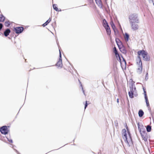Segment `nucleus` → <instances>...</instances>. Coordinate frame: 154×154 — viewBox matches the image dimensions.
Instances as JSON below:
<instances>
[{
	"mask_svg": "<svg viewBox=\"0 0 154 154\" xmlns=\"http://www.w3.org/2000/svg\"><path fill=\"white\" fill-rule=\"evenodd\" d=\"M88 104L87 103V101H86V103H85V109L86 108V107L88 106Z\"/></svg>",
	"mask_w": 154,
	"mask_h": 154,
	"instance_id": "obj_29",
	"label": "nucleus"
},
{
	"mask_svg": "<svg viewBox=\"0 0 154 154\" xmlns=\"http://www.w3.org/2000/svg\"><path fill=\"white\" fill-rule=\"evenodd\" d=\"M118 53H118V52H117V53H116L115 54V55H116V54H118Z\"/></svg>",
	"mask_w": 154,
	"mask_h": 154,
	"instance_id": "obj_33",
	"label": "nucleus"
},
{
	"mask_svg": "<svg viewBox=\"0 0 154 154\" xmlns=\"http://www.w3.org/2000/svg\"><path fill=\"white\" fill-rule=\"evenodd\" d=\"M113 52L115 54L118 52L116 47H114L113 48Z\"/></svg>",
	"mask_w": 154,
	"mask_h": 154,
	"instance_id": "obj_26",
	"label": "nucleus"
},
{
	"mask_svg": "<svg viewBox=\"0 0 154 154\" xmlns=\"http://www.w3.org/2000/svg\"><path fill=\"white\" fill-rule=\"evenodd\" d=\"M0 131L2 134H7L8 131L7 127L6 126H4L1 127L0 128Z\"/></svg>",
	"mask_w": 154,
	"mask_h": 154,
	"instance_id": "obj_8",
	"label": "nucleus"
},
{
	"mask_svg": "<svg viewBox=\"0 0 154 154\" xmlns=\"http://www.w3.org/2000/svg\"><path fill=\"white\" fill-rule=\"evenodd\" d=\"M129 38V35L127 33H125L124 35V38L126 42H127L128 41Z\"/></svg>",
	"mask_w": 154,
	"mask_h": 154,
	"instance_id": "obj_18",
	"label": "nucleus"
},
{
	"mask_svg": "<svg viewBox=\"0 0 154 154\" xmlns=\"http://www.w3.org/2000/svg\"><path fill=\"white\" fill-rule=\"evenodd\" d=\"M129 18L131 23H138V20L137 19V16L136 14H132L129 15Z\"/></svg>",
	"mask_w": 154,
	"mask_h": 154,
	"instance_id": "obj_6",
	"label": "nucleus"
},
{
	"mask_svg": "<svg viewBox=\"0 0 154 154\" xmlns=\"http://www.w3.org/2000/svg\"><path fill=\"white\" fill-rule=\"evenodd\" d=\"M153 5H154V3H153Z\"/></svg>",
	"mask_w": 154,
	"mask_h": 154,
	"instance_id": "obj_35",
	"label": "nucleus"
},
{
	"mask_svg": "<svg viewBox=\"0 0 154 154\" xmlns=\"http://www.w3.org/2000/svg\"><path fill=\"white\" fill-rule=\"evenodd\" d=\"M51 18H49V19L44 24H43L42 25V26L43 27H45L51 21Z\"/></svg>",
	"mask_w": 154,
	"mask_h": 154,
	"instance_id": "obj_16",
	"label": "nucleus"
},
{
	"mask_svg": "<svg viewBox=\"0 0 154 154\" xmlns=\"http://www.w3.org/2000/svg\"><path fill=\"white\" fill-rule=\"evenodd\" d=\"M116 41L120 51L123 53H126V49L125 47L123 45L122 42L118 38H116Z\"/></svg>",
	"mask_w": 154,
	"mask_h": 154,
	"instance_id": "obj_5",
	"label": "nucleus"
},
{
	"mask_svg": "<svg viewBox=\"0 0 154 154\" xmlns=\"http://www.w3.org/2000/svg\"><path fill=\"white\" fill-rule=\"evenodd\" d=\"M143 90H144V95H145V98L146 97H147V95L146 93V91L145 89H144V88H143Z\"/></svg>",
	"mask_w": 154,
	"mask_h": 154,
	"instance_id": "obj_28",
	"label": "nucleus"
},
{
	"mask_svg": "<svg viewBox=\"0 0 154 154\" xmlns=\"http://www.w3.org/2000/svg\"><path fill=\"white\" fill-rule=\"evenodd\" d=\"M146 130L147 132H149L151 131V126L148 125L147 126Z\"/></svg>",
	"mask_w": 154,
	"mask_h": 154,
	"instance_id": "obj_24",
	"label": "nucleus"
},
{
	"mask_svg": "<svg viewBox=\"0 0 154 154\" xmlns=\"http://www.w3.org/2000/svg\"><path fill=\"white\" fill-rule=\"evenodd\" d=\"M138 128L143 140L145 141H147L148 139V135L145 129L143 126L140 127L139 125L138 126Z\"/></svg>",
	"mask_w": 154,
	"mask_h": 154,
	"instance_id": "obj_3",
	"label": "nucleus"
},
{
	"mask_svg": "<svg viewBox=\"0 0 154 154\" xmlns=\"http://www.w3.org/2000/svg\"><path fill=\"white\" fill-rule=\"evenodd\" d=\"M14 30L16 33H20L23 30V28L22 27H17L14 28Z\"/></svg>",
	"mask_w": 154,
	"mask_h": 154,
	"instance_id": "obj_10",
	"label": "nucleus"
},
{
	"mask_svg": "<svg viewBox=\"0 0 154 154\" xmlns=\"http://www.w3.org/2000/svg\"><path fill=\"white\" fill-rule=\"evenodd\" d=\"M136 71L138 74H140L143 71V66L141 60H138L136 62Z\"/></svg>",
	"mask_w": 154,
	"mask_h": 154,
	"instance_id": "obj_4",
	"label": "nucleus"
},
{
	"mask_svg": "<svg viewBox=\"0 0 154 154\" xmlns=\"http://www.w3.org/2000/svg\"><path fill=\"white\" fill-rule=\"evenodd\" d=\"M145 98V99L146 102V104L147 106L148 107L149 106V101H148V97H146Z\"/></svg>",
	"mask_w": 154,
	"mask_h": 154,
	"instance_id": "obj_23",
	"label": "nucleus"
},
{
	"mask_svg": "<svg viewBox=\"0 0 154 154\" xmlns=\"http://www.w3.org/2000/svg\"><path fill=\"white\" fill-rule=\"evenodd\" d=\"M11 24L10 22L9 21H6L5 23V25L6 26L8 27Z\"/></svg>",
	"mask_w": 154,
	"mask_h": 154,
	"instance_id": "obj_20",
	"label": "nucleus"
},
{
	"mask_svg": "<svg viewBox=\"0 0 154 154\" xmlns=\"http://www.w3.org/2000/svg\"><path fill=\"white\" fill-rule=\"evenodd\" d=\"M131 27L132 29L134 30H137L139 28L138 24L135 22L131 23Z\"/></svg>",
	"mask_w": 154,
	"mask_h": 154,
	"instance_id": "obj_11",
	"label": "nucleus"
},
{
	"mask_svg": "<svg viewBox=\"0 0 154 154\" xmlns=\"http://www.w3.org/2000/svg\"><path fill=\"white\" fill-rule=\"evenodd\" d=\"M148 75V73H147L146 74V77Z\"/></svg>",
	"mask_w": 154,
	"mask_h": 154,
	"instance_id": "obj_34",
	"label": "nucleus"
},
{
	"mask_svg": "<svg viewBox=\"0 0 154 154\" xmlns=\"http://www.w3.org/2000/svg\"><path fill=\"white\" fill-rule=\"evenodd\" d=\"M56 66L60 67H62L63 64L62 63V60L61 58V54L60 52V57L59 60L57 63L56 64Z\"/></svg>",
	"mask_w": 154,
	"mask_h": 154,
	"instance_id": "obj_9",
	"label": "nucleus"
},
{
	"mask_svg": "<svg viewBox=\"0 0 154 154\" xmlns=\"http://www.w3.org/2000/svg\"><path fill=\"white\" fill-rule=\"evenodd\" d=\"M110 23L112 28L114 32H115V30L116 29V28L113 21L112 20L110 21Z\"/></svg>",
	"mask_w": 154,
	"mask_h": 154,
	"instance_id": "obj_17",
	"label": "nucleus"
},
{
	"mask_svg": "<svg viewBox=\"0 0 154 154\" xmlns=\"http://www.w3.org/2000/svg\"><path fill=\"white\" fill-rule=\"evenodd\" d=\"M123 61H124V62L125 63V64H126V62L125 61V60H124Z\"/></svg>",
	"mask_w": 154,
	"mask_h": 154,
	"instance_id": "obj_32",
	"label": "nucleus"
},
{
	"mask_svg": "<svg viewBox=\"0 0 154 154\" xmlns=\"http://www.w3.org/2000/svg\"><path fill=\"white\" fill-rule=\"evenodd\" d=\"M144 114V112L143 110H140L138 112L139 116L140 117H142Z\"/></svg>",
	"mask_w": 154,
	"mask_h": 154,
	"instance_id": "obj_21",
	"label": "nucleus"
},
{
	"mask_svg": "<svg viewBox=\"0 0 154 154\" xmlns=\"http://www.w3.org/2000/svg\"><path fill=\"white\" fill-rule=\"evenodd\" d=\"M103 25L105 28L106 27V28L109 26L106 20L105 19H103Z\"/></svg>",
	"mask_w": 154,
	"mask_h": 154,
	"instance_id": "obj_13",
	"label": "nucleus"
},
{
	"mask_svg": "<svg viewBox=\"0 0 154 154\" xmlns=\"http://www.w3.org/2000/svg\"><path fill=\"white\" fill-rule=\"evenodd\" d=\"M116 58H117L118 60L120 62H121V61L120 57V55H119V54L118 53V54H116Z\"/></svg>",
	"mask_w": 154,
	"mask_h": 154,
	"instance_id": "obj_25",
	"label": "nucleus"
},
{
	"mask_svg": "<svg viewBox=\"0 0 154 154\" xmlns=\"http://www.w3.org/2000/svg\"><path fill=\"white\" fill-rule=\"evenodd\" d=\"M117 102L118 103H119V99H117Z\"/></svg>",
	"mask_w": 154,
	"mask_h": 154,
	"instance_id": "obj_31",
	"label": "nucleus"
},
{
	"mask_svg": "<svg viewBox=\"0 0 154 154\" xmlns=\"http://www.w3.org/2000/svg\"><path fill=\"white\" fill-rule=\"evenodd\" d=\"M96 4L100 7H102L103 4L101 0H95Z\"/></svg>",
	"mask_w": 154,
	"mask_h": 154,
	"instance_id": "obj_12",
	"label": "nucleus"
},
{
	"mask_svg": "<svg viewBox=\"0 0 154 154\" xmlns=\"http://www.w3.org/2000/svg\"><path fill=\"white\" fill-rule=\"evenodd\" d=\"M126 132V131L125 129L122 130V137L128 146H130L133 144L132 141L130 134L128 133L129 137H128Z\"/></svg>",
	"mask_w": 154,
	"mask_h": 154,
	"instance_id": "obj_1",
	"label": "nucleus"
},
{
	"mask_svg": "<svg viewBox=\"0 0 154 154\" xmlns=\"http://www.w3.org/2000/svg\"><path fill=\"white\" fill-rule=\"evenodd\" d=\"M11 32V31L10 29H6L4 32V35L5 36H7L10 34Z\"/></svg>",
	"mask_w": 154,
	"mask_h": 154,
	"instance_id": "obj_14",
	"label": "nucleus"
},
{
	"mask_svg": "<svg viewBox=\"0 0 154 154\" xmlns=\"http://www.w3.org/2000/svg\"><path fill=\"white\" fill-rule=\"evenodd\" d=\"M137 54H138V60H141L140 57L141 56L143 57V60L146 61H149L150 60V57L148 54V53L144 50L139 51L137 52Z\"/></svg>",
	"mask_w": 154,
	"mask_h": 154,
	"instance_id": "obj_2",
	"label": "nucleus"
},
{
	"mask_svg": "<svg viewBox=\"0 0 154 154\" xmlns=\"http://www.w3.org/2000/svg\"><path fill=\"white\" fill-rule=\"evenodd\" d=\"M57 5L56 4H53V7L54 10L56 11H58L59 10L57 7Z\"/></svg>",
	"mask_w": 154,
	"mask_h": 154,
	"instance_id": "obj_22",
	"label": "nucleus"
},
{
	"mask_svg": "<svg viewBox=\"0 0 154 154\" xmlns=\"http://www.w3.org/2000/svg\"><path fill=\"white\" fill-rule=\"evenodd\" d=\"M113 52L115 54L118 52L116 47H114L113 48Z\"/></svg>",
	"mask_w": 154,
	"mask_h": 154,
	"instance_id": "obj_27",
	"label": "nucleus"
},
{
	"mask_svg": "<svg viewBox=\"0 0 154 154\" xmlns=\"http://www.w3.org/2000/svg\"><path fill=\"white\" fill-rule=\"evenodd\" d=\"M135 90V88H133V86L132 87H130V91L128 92V94L130 97L131 98L134 97V93Z\"/></svg>",
	"mask_w": 154,
	"mask_h": 154,
	"instance_id": "obj_7",
	"label": "nucleus"
},
{
	"mask_svg": "<svg viewBox=\"0 0 154 154\" xmlns=\"http://www.w3.org/2000/svg\"><path fill=\"white\" fill-rule=\"evenodd\" d=\"M3 27V25L2 23H0V30Z\"/></svg>",
	"mask_w": 154,
	"mask_h": 154,
	"instance_id": "obj_30",
	"label": "nucleus"
},
{
	"mask_svg": "<svg viewBox=\"0 0 154 154\" xmlns=\"http://www.w3.org/2000/svg\"><path fill=\"white\" fill-rule=\"evenodd\" d=\"M5 19V17L2 14L0 15V22H3Z\"/></svg>",
	"mask_w": 154,
	"mask_h": 154,
	"instance_id": "obj_19",
	"label": "nucleus"
},
{
	"mask_svg": "<svg viewBox=\"0 0 154 154\" xmlns=\"http://www.w3.org/2000/svg\"><path fill=\"white\" fill-rule=\"evenodd\" d=\"M105 29L106 30L107 35H110L111 34V31L109 26L106 28V27Z\"/></svg>",
	"mask_w": 154,
	"mask_h": 154,
	"instance_id": "obj_15",
	"label": "nucleus"
}]
</instances>
